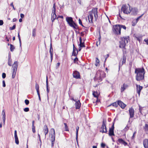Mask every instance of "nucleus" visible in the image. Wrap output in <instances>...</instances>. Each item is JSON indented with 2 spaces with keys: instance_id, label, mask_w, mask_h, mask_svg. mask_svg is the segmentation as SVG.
Listing matches in <instances>:
<instances>
[{
  "instance_id": "obj_1",
  "label": "nucleus",
  "mask_w": 148,
  "mask_h": 148,
  "mask_svg": "<svg viewBox=\"0 0 148 148\" xmlns=\"http://www.w3.org/2000/svg\"><path fill=\"white\" fill-rule=\"evenodd\" d=\"M135 73L136 74V79L137 81H139L144 79L145 72L143 67L136 68Z\"/></svg>"
},
{
  "instance_id": "obj_2",
  "label": "nucleus",
  "mask_w": 148,
  "mask_h": 148,
  "mask_svg": "<svg viewBox=\"0 0 148 148\" xmlns=\"http://www.w3.org/2000/svg\"><path fill=\"white\" fill-rule=\"evenodd\" d=\"M88 17L90 23H93V19L96 21L98 17L97 9H92V11L89 12Z\"/></svg>"
},
{
  "instance_id": "obj_3",
  "label": "nucleus",
  "mask_w": 148,
  "mask_h": 148,
  "mask_svg": "<svg viewBox=\"0 0 148 148\" xmlns=\"http://www.w3.org/2000/svg\"><path fill=\"white\" fill-rule=\"evenodd\" d=\"M66 21L70 26L74 29H77V25L73 21L71 17H67L66 18Z\"/></svg>"
},
{
  "instance_id": "obj_4",
  "label": "nucleus",
  "mask_w": 148,
  "mask_h": 148,
  "mask_svg": "<svg viewBox=\"0 0 148 148\" xmlns=\"http://www.w3.org/2000/svg\"><path fill=\"white\" fill-rule=\"evenodd\" d=\"M128 40H129V39L127 38H121V40L119 42V47L125 49V45L128 42Z\"/></svg>"
},
{
  "instance_id": "obj_5",
  "label": "nucleus",
  "mask_w": 148,
  "mask_h": 148,
  "mask_svg": "<svg viewBox=\"0 0 148 148\" xmlns=\"http://www.w3.org/2000/svg\"><path fill=\"white\" fill-rule=\"evenodd\" d=\"M121 11L125 14H128L131 12L130 6L129 4L123 5L121 8Z\"/></svg>"
},
{
  "instance_id": "obj_6",
  "label": "nucleus",
  "mask_w": 148,
  "mask_h": 148,
  "mask_svg": "<svg viewBox=\"0 0 148 148\" xmlns=\"http://www.w3.org/2000/svg\"><path fill=\"white\" fill-rule=\"evenodd\" d=\"M106 120H103L101 129L100 130V132H102V133H107V131L106 126Z\"/></svg>"
},
{
  "instance_id": "obj_7",
  "label": "nucleus",
  "mask_w": 148,
  "mask_h": 148,
  "mask_svg": "<svg viewBox=\"0 0 148 148\" xmlns=\"http://www.w3.org/2000/svg\"><path fill=\"white\" fill-rule=\"evenodd\" d=\"M114 32L116 34L120 35L121 34V30L119 25H115L114 27Z\"/></svg>"
},
{
  "instance_id": "obj_8",
  "label": "nucleus",
  "mask_w": 148,
  "mask_h": 148,
  "mask_svg": "<svg viewBox=\"0 0 148 148\" xmlns=\"http://www.w3.org/2000/svg\"><path fill=\"white\" fill-rule=\"evenodd\" d=\"M114 122H113L111 127L109 128L108 134L110 136H114Z\"/></svg>"
},
{
  "instance_id": "obj_9",
  "label": "nucleus",
  "mask_w": 148,
  "mask_h": 148,
  "mask_svg": "<svg viewBox=\"0 0 148 148\" xmlns=\"http://www.w3.org/2000/svg\"><path fill=\"white\" fill-rule=\"evenodd\" d=\"M73 77L76 79H80V76L79 73L76 71H74L73 73Z\"/></svg>"
},
{
  "instance_id": "obj_10",
  "label": "nucleus",
  "mask_w": 148,
  "mask_h": 148,
  "mask_svg": "<svg viewBox=\"0 0 148 148\" xmlns=\"http://www.w3.org/2000/svg\"><path fill=\"white\" fill-rule=\"evenodd\" d=\"M129 113L130 115V118H133L134 116V111L132 108H129Z\"/></svg>"
},
{
  "instance_id": "obj_11",
  "label": "nucleus",
  "mask_w": 148,
  "mask_h": 148,
  "mask_svg": "<svg viewBox=\"0 0 148 148\" xmlns=\"http://www.w3.org/2000/svg\"><path fill=\"white\" fill-rule=\"evenodd\" d=\"M117 104L122 109L124 108L126 106V104L120 100L117 101Z\"/></svg>"
},
{
  "instance_id": "obj_12",
  "label": "nucleus",
  "mask_w": 148,
  "mask_h": 148,
  "mask_svg": "<svg viewBox=\"0 0 148 148\" xmlns=\"http://www.w3.org/2000/svg\"><path fill=\"white\" fill-rule=\"evenodd\" d=\"M18 66V62L17 61H15L13 64L12 66V70L17 71V68Z\"/></svg>"
},
{
  "instance_id": "obj_13",
  "label": "nucleus",
  "mask_w": 148,
  "mask_h": 148,
  "mask_svg": "<svg viewBox=\"0 0 148 148\" xmlns=\"http://www.w3.org/2000/svg\"><path fill=\"white\" fill-rule=\"evenodd\" d=\"M136 87L137 92L139 96L141 90L143 88V87L140 85L138 86L137 84L136 85Z\"/></svg>"
},
{
  "instance_id": "obj_14",
  "label": "nucleus",
  "mask_w": 148,
  "mask_h": 148,
  "mask_svg": "<svg viewBox=\"0 0 148 148\" xmlns=\"http://www.w3.org/2000/svg\"><path fill=\"white\" fill-rule=\"evenodd\" d=\"M81 103L79 100L76 101L75 103V108L76 109H79L81 107Z\"/></svg>"
},
{
  "instance_id": "obj_15",
  "label": "nucleus",
  "mask_w": 148,
  "mask_h": 148,
  "mask_svg": "<svg viewBox=\"0 0 148 148\" xmlns=\"http://www.w3.org/2000/svg\"><path fill=\"white\" fill-rule=\"evenodd\" d=\"M43 131L45 134V138L46 137V135L48 132V130L47 127L46 125H45L43 128Z\"/></svg>"
},
{
  "instance_id": "obj_16",
  "label": "nucleus",
  "mask_w": 148,
  "mask_h": 148,
  "mask_svg": "<svg viewBox=\"0 0 148 148\" xmlns=\"http://www.w3.org/2000/svg\"><path fill=\"white\" fill-rule=\"evenodd\" d=\"M57 18V16L56 14V11L53 12L52 11L51 14V20L52 22H53L55 19H56Z\"/></svg>"
},
{
  "instance_id": "obj_17",
  "label": "nucleus",
  "mask_w": 148,
  "mask_h": 148,
  "mask_svg": "<svg viewBox=\"0 0 148 148\" xmlns=\"http://www.w3.org/2000/svg\"><path fill=\"white\" fill-rule=\"evenodd\" d=\"M78 53L77 49L75 47L74 45H73V51L72 53V55L74 56H76Z\"/></svg>"
},
{
  "instance_id": "obj_18",
  "label": "nucleus",
  "mask_w": 148,
  "mask_h": 148,
  "mask_svg": "<svg viewBox=\"0 0 148 148\" xmlns=\"http://www.w3.org/2000/svg\"><path fill=\"white\" fill-rule=\"evenodd\" d=\"M143 144L145 148H148V140L147 139H145L143 140Z\"/></svg>"
},
{
  "instance_id": "obj_19",
  "label": "nucleus",
  "mask_w": 148,
  "mask_h": 148,
  "mask_svg": "<svg viewBox=\"0 0 148 148\" xmlns=\"http://www.w3.org/2000/svg\"><path fill=\"white\" fill-rule=\"evenodd\" d=\"M128 86L127 84H124L123 85L121 86V92H123L128 87Z\"/></svg>"
},
{
  "instance_id": "obj_20",
  "label": "nucleus",
  "mask_w": 148,
  "mask_h": 148,
  "mask_svg": "<svg viewBox=\"0 0 148 148\" xmlns=\"http://www.w3.org/2000/svg\"><path fill=\"white\" fill-rule=\"evenodd\" d=\"M51 146H53L54 142L55 141V135H51Z\"/></svg>"
},
{
  "instance_id": "obj_21",
  "label": "nucleus",
  "mask_w": 148,
  "mask_h": 148,
  "mask_svg": "<svg viewBox=\"0 0 148 148\" xmlns=\"http://www.w3.org/2000/svg\"><path fill=\"white\" fill-rule=\"evenodd\" d=\"M118 141L120 143L124 145L125 146H126L127 144V143L121 138L119 139Z\"/></svg>"
},
{
  "instance_id": "obj_22",
  "label": "nucleus",
  "mask_w": 148,
  "mask_h": 148,
  "mask_svg": "<svg viewBox=\"0 0 148 148\" xmlns=\"http://www.w3.org/2000/svg\"><path fill=\"white\" fill-rule=\"evenodd\" d=\"M2 119L4 124H5V115L4 110H3L2 112Z\"/></svg>"
},
{
  "instance_id": "obj_23",
  "label": "nucleus",
  "mask_w": 148,
  "mask_h": 148,
  "mask_svg": "<svg viewBox=\"0 0 148 148\" xmlns=\"http://www.w3.org/2000/svg\"><path fill=\"white\" fill-rule=\"evenodd\" d=\"M79 41H80V44H79V46L80 47H85V45H84V42H82V40L81 38V37H80L79 38Z\"/></svg>"
},
{
  "instance_id": "obj_24",
  "label": "nucleus",
  "mask_w": 148,
  "mask_h": 148,
  "mask_svg": "<svg viewBox=\"0 0 148 148\" xmlns=\"http://www.w3.org/2000/svg\"><path fill=\"white\" fill-rule=\"evenodd\" d=\"M146 134H148V124H145L144 128Z\"/></svg>"
},
{
  "instance_id": "obj_25",
  "label": "nucleus",
  "mask_w": 148,
  "mask_h": 148,
  "mask_svg": "<svg viewBox=\"0 0 148 148\" xmlns=\"http://www.w3.org/2000/svg\"><path fill=\"white\" fill-rule=\"evenodd\" d=\"M79 129V127L77 126L76 128V139L77 141V142L78 140V132Z\"/></svg>"
},
{
  "instance_id": "obj_26",
  "label": "nucleus",
  "mask_w": 148,
  "mask_h": 148,
  "mask_svg": "<svg viewBox=\"0 0 148 148\" xmlns=\"http://www.w3.org/2000/svg\"><path fill=\"white\" fill-rule=\"evenodd\" d=\"M46 86H47V94H48V93L49 92V88L48 86V79H47H47H46Z\"/></svg>"
},
{
  "instance_id": "obj_27",
  "label": "nucleus",
  "mask_w": 148,
  "mask_h": 148,
  "mask_svg": "<svg viewBox=\"0 0 148 148\" xmlns=\"http://www.w3.org/2000/svg\"><path fill=\"white\" fill-rule=\"evenodd\" d=\"M50 133L51 135H55V133L54 129L53 128H51L50 130Z\"/></svg>"
},
{
  "instance_id": "obj_28",
  "label": "nucleus",
  "mask_w": 148,
  "mask_h": 148,
  "mask_svg": "<svg viewBox=\"0 0 148 148\" xmlns=\"http://www.w3.org/2000/svg\"><path fill=\"white\" fill-rule=\"evenodd\" d=\"M35 88L37 91V93H38L39 92V86L36 83L35 84Z\"/></svg>"
},
{
  "instance_id": "obj_29",
  "label": "nucleus",
  "mask_w": 148,
  "mask_h": 148,
  "mask_svg": "<svg viewBox=\"0 0 148 148\" xmlns=\"http://www.w3.org/2000/svg\"><path fill=\"white\" fill-rule=\"evenodd\" d=\"M12 60L11 59L10 57H9V59H8V65L10 66H11L12 65Z\"/></svg>"
},
{
  "instance_id": "obj_30",
  "label": "nucleus",
  "mask_w": 148,
  "mask_h": 148,
  "mask_svg": "<svg viewBox=\"0 0 148 148\" xmlns=\"http://www.w3.org/2000/svg\"><path fill=\"white\" fill-rule=\"evenodd\" d=\"M99 60L97 58H96V63L95 65L96 66H99Z\"/></svg>"
},
{
  "instance_id": "obj_31",
  "label": "nucleus",
  "mask_w": 148,
  "mask_h": 148,
  "mask_svg": "<svg viewBox=\"0 0 148 148\" xmlns=\"http://www.w3.org/2000/svg\"><path fill=\"white\" fill-rule=\"evenodd\" d=\"M13 71L12 72V78H14L16 75V73L17 71L15 70H12Z\"/></svg>"
},
{
  "instance_id": "obj_32",
  "label": "nucleus",
  "mask_w": 148,
  "mask_h": 148,
  "mask_svg": "<svg viewBox=\"0 0 148 148\" xmlns=\"http://www.w3.org/2000/svg\"><path fill=\"white\" fill-rule=\"evenodd\" d=\"M19 33H20V31H18V39H19V42L20 46V47H21V41L20 36L19 35Z\"/></svg>"
},
{
  "instance_id": "obj_33",
  "label": "nucleus",
  "mask_w": 148,
  "mask_h": 148,
  "mask_svg": "<svg viewBox=\"0 0 148 148\" xmlns=\"http://www.w3.org/2000/svg\"><path fill=\"white\" fill-rule=\"evenodd\" d=\"M118 104L117 103H116V102H114V103H112L109 106H113L115 107H117L118 106Z\"/></svg>"
},
{
  "instance_id": "obj_34",
  "label": "nucleus",
  "mask_w": 148,
  "mask_h": 148,
  "mask_svg": "<svg viewBox=\"0 0 148 148\" xmlns=\"http://www.w3.org/2000/svg\"><path fill=\"white\" fill-rule=\"evenodd\" d=\"M10 50L11 51H13L14 49V46L12 44H10Z\"/></svg>"
},
{
  "instance_id": "obj_35",
  "label": "nucleus",
  "mask_w": 148,
  "mask_h": 148,
  "mask_svg": "<svg viewBox=\"0 0 148 148\" xmlns=\"http://www.w3.org/2000/svg\"><path fill=\"white\" fill-rule=\"evenodd\" d=\"M119 25L121 29L122 28L124 30H125L126 29V27L125 25Z\"/></svg>"
},
{
  "instance_id": "obj_36",
  "label": "nucleus",
  "mask_w": 148,
  "mask_h": 148,
  "mask_svg": "<svg viewBox=\"0 0 148 148\" xmlns=\"http://www.w3.org/2000/svg\"><path fill=\"white\" fill-rule=\"evenodd\" d=\"M65 126V130L66 131H69V130L67 124L66 123H64Z\"/></svg>"
},
{
  "instance_id": "obj_37",
  "label": "nucleus",
  "mask_w": 148,
  "mask_h": 148,
  "mask_svg": "<svg viewBox=\"0 0 148 148\" xmlns=\"http://www.w3.org/2000/svg\"><path fill=\"white\" fill-rule=\"evenodd\" d=\"M36 29H34L32 31V36L33 37H35L36 36Z\"/></svg>"
},
{
  "instance_id": "obj_38",
  "label": "nucleus",
  "mask_w": 148,
  "mask_h": 148,
  "mask_svg": "<svg viewBox=\"0 0 148 148\" xmlns=\"http://www.w3.org/2000/svg\"><path fill=\"white\" fill-rule=\"evenodd\" d=\"M32 132L33 133H35L36 132L35 126L34 125H32Z\"/></svg>"
},
{
  "instance_id": "obj_39",
  "label": "nucleus",
  "mask_w": 148,
  "mask_h": 148,
  "mask_svg": "<svg viewBox=\"0 0 148 148\" xmlns=\"http://www.w3.org/2000/svg\"><path fill=\"white\" fill-rule=\"evenodd\" d=\"M97 92H95V91H94L92 93L93 95V96L94 97L97 98L98 96L97 95Z\"/></svg>"
},
{
  "instance_id": "obj_40",
  "label": "nucleus",
  "mask_w": 148,
  "mask_h": 148,
  "mask_svg": "<svg viewBox=\"0 0 148 148\" xmlns=\"http://www.w3.org/2000/svg\"><path fill=\"white\" fill-rule=\"evenodd\" d=\"M14 137L15 139L18 138V137H17V131L16 130H15L14 131Z\"/></svg>"
},
{
  "instance_id": "obj_41",
  "label": "nucleus",
  "mask_w": 148,
  "mask_h": 148,
  "mask_svg": "<svg viewBox=\"0 0 148 148\" xmlns=\"http://www.w3.org/2000/svg\"><path fill=\"white\" fill-rule=\"evenodd\" d=\"M16 28V25L15 24L13 25V26L12 27H10V30H13L14 29Z\"/></svg>"
},
{
  "instance_id": "obj_42",
  "label": "nucleus",
  "mask_w": 148,
  "mask_h": 148,
  "mask_svg": "<svg viewBox=\"0 0 148 148\" xmlns=\"http://www.w3.org/2000/svg\"><path fill=\"white\" fill-rule=\"evenodd\" d=\"M52 11H53V12L56 11L55 3H54L53 5V9L52 10Z\"/></svg>"
},
{
  "instance_id": "obj_43",
  "label": "nucleus",
  "mask_w": 148,
  "mask_h": 148,
  "mask_svg": "<svg viewBox=\"0 0 148 148\" xmlns=\"http://www.w3.org/2000/svg\"><path fill=\"white\" fill-rule=\"evenodd\" d=\"M25 102L26 105H28L29 103V101L27 99H25Z\"/></svg>"
},
{
  "instance_id": "obj_44",
  "label": "nucleus",
  "mask_w": 148,
  "mask_h": 148,
  "mask_svg": "<svg viewBox=\"0 0 148 148\" xmlns=\"http://www.w3.org/2000/svg\"><path fill=\"white\" fill-rule=\"evenodd\" d=\"M15 142L16 143L17 145H18L19 144V141H18V138H15Z\"/></svg>"
},
{
  "instance_id": "obj_45",
  "label": "nucleus",
  "mask_w": 148,
  "mask_h": 148,
  "mask_svg": "<svg viewBox=\"0 0 148 148\" xmlns=\"http://www.w3.org/2000/svg\"><path fill=\"white\" fill-rule=\"evenodd\" d=\"M29 110V109L28 108H26L24 109V111L25 112H27Z\"/></svg>"
},
{
  "instance_id": "obj_46",
  "label": "nucleus",
  "mask_w": 148,
  "mask_h": 148,
  "mask_svg": "<svg viewBox=\"0 0 148 148\" xmlns=\"http://www.w3.org/2000/svg\"><path fill=\"white\" fill-rule=\"evenodd\" d=\"M125 60H126V58L124 57L123 58V60L122 62V63L121 64L122 65L125 62Z\"/></svg>"
},
{
  "instance_id": "obj_47",
  "label": "nucleus",
  "mask_w": 148,
  "mask_h": 148,
  "mask_svg": "<svg viewBox=\"0 0 148 148\" xmlns=\"http://www.w3.org/2000/svg\"><path fill=\"white\" fill-rule=\"evenodd\" d=\"M2 77L3 78H5L6 77V74L5 73H3L2 74Z\"/></svg>"
},
{
  "instance_id": "obj_48",
  "label": "nucleus",
  "mask_w": 148,
  "mask_h": 148,
  "mask_svg": "<svg viewBox=\"0 0 148 148\" xmlns=\"http://www.w3.org/2000/svg\"><path fill=\"white\" fill-rule=\"evenodd\" d=\"M129 129V127L127 126L124 129V130L125 131H127Z\"/></svg>"
},
{
  "instance_id": "obj_49",
  "label": "nucleus",
  "mask_w": 148,
  "mask_h": 148,
  "mask_svg": "<svg viewBox=\"0 0 148 148\" xmlns=\"http://www.w3.org/2000/svg\"><path fill=\"white\" fill-rule=\"evenodd\" d=\"M10 6H12L13 8V9L14 10H16V9L14 7V5H13V3L12 2L10 5Z\"/></svg>"
},
{
  "instance_id": "obj_50",
  "label": "nucleus",
  "mask_w": 148,
  "mask_h": 148,
  "mask_svg": "<svg viewBox=\"0 0 148 148\" xmlns=\"http://www.w3.org/2000/svg\"><path fill=\"white\" fill-rule=\"evenodd\" d=\"M3 83V87H5L6 86L5 84V82L4 80H3L2 82Z\"/></svg>"
},
{
  "instance_id": "obj_51",
  "label": "nucleus",
  "mask_w": 148,
  "mask_h": 148,
  "mask_svg": "<svg viewBox=\"0 0 148 148\" xmlns=\"http://www.w3.org/2000/svg\"><path fill=\"white\" fill-rule=\"evenodd\" d=\"M79 24L81 25L82 26H83L82 24V23L81 20V19H79Z\"/></svg>"
},
{
  "instance_id": "obj_52",
  "label": "nucleus",
  "mask_w": 148,
  "mask_h": 148,
  "mask_svg": "<svg viewBox=\"0 0 148 148\" xmlns=\"http://www.w3.org/2000/svg\"><path fill=\"white\" fill-rule=\"evenodd\" d=\"M3 20H0V25H2L3 24Z\"/></svg>"
},
{
  "instance_id": "obj_53",
  "label": "nucleus",
  "mask_w": 148,
  "mask_h": 148,
  "mask_svg": "<svg viewBox=\"0 0 148 148\" xmlns=\"http://www.w3.org/2000/svg\"><path fill=\"white\" fill-rule=\"evenodd\" d=\"M37 94H38V96L39 99L40 101H41V98H40V92H39L38 93H37Z\"/></svg>"
},
{
  "instance_id": "obj_54",
  "label": "nucleus",
  "mask_w": 148,
  "mask_h": 148,
  "mask_svg": "<svg viewBox=\"0 0 148 148\" xmlns=\"http://www.w3.org/2000/svg\"><path fill=\"white\" fill-rule=\"evenodd\" d=\"M101 147H104L105 146V145L104 143H102L101 144Z\"/></svg>"
},
{
  "instance_id": "obj_55",
  "label": "nucleus",
  "mask_w": 148,
  "mask_h": 148,
  "mask_svg": "<svg viewBox=\"0 0 148 148\" xmlns=\"http://www.w3.org/2000/svg\"><path fill=\"white\" fill-rule=\"evenodd\" d=\"M20 16L21 18H23L24 17V14H20Z\"/></svg>"
},
{
  "instance_id": "obj_56",
  "label": "nucleus",
  "mask_w": 148,
  "mask_h": 148,
  "mask_svg": "<svg viewBox=\"0 0 148 148\" xmlns=\"http://www.w3.org/2000/svg\"><path fill=\"white\" fill-rule=\"evenodd\" d=\"M63 18V16H58L57 18Z\"/></svg>"
},
{
  "instance_id": "obj_57",
  "label": "nucleus",
  "mask_w": 148,
  "mask_h": 148,
  "mask_svg": "<svg viewBox=\"0 0 148 148\" xmlns=\"http://www.w3.org/2000/svg\"><path fill=\"white\" fill-rule=\"evenodd\" d=\"M136 133V132H134V133H133V135L132 137V138H134V137H135V136Z\"/></svg>"
},
{
  "instance_id": "obj_58",
  "label": "nucleus",
  "mask_w": 148,
  "mask_h": 148,
  "mask_svg": "<svg viewBox=\"0 0 148 148\" xmlns=\"http://www.w3.org/2000/svg\"><path fill=\"white\" fill-rule=\"evenodd\" d=\"M49 50H52V51H53V49L52 47V46L51 43V44H50V48Z\"/></svg>"
},
{
  "instance_id": "obj_59",
  "label": "nucleus",
  "mask_w": 148,
  "mask_h": 148,
  "mask_svg": "<svg viewBox=\"0 0 148 148\" xmlns=\"http://www.w3.org/2000/svg\"><path fill=\"white\" fill-rule=\"evenodd\" d=\"M144 41L146 42L147 44L148 45V39L147 40L145 39H144Z\"/></svg>"
},
{
  "instance_id": "obj_60",
  "label": "nucleus",
  "mask_w": 148,
  "mask_h": 148,
  "mask_svg": "<svg viewBox=\"0 0 148 148\" xmlns=\"http://www.w3.org/2000/svg\"><path fill=\"white\" fill-rule=\"evenodd\" d=\"M142 108L139 106V112L141 113V111L142 110Z\"/></svg>"
},
{
  "instance_id": "obj_61",
  "label": "nucleus",
  "mask_w": 148,
  "mask_h": 148,
  "mask_svg": "<svg viewBox=\"0 0 148 148\" xmlns=\"http://www.w3.org/2000/svg\"><path fill=\"white\" fill-rule=\"evenodd\" d=\"M109 55L108 54H107V57H106V58L105 59V62L106 61L107 58L109 57Z\"/></svg>"
},
{
  "instance_id": "obj_62",
  "label": "nucleus",
  "mask_w": 148,
  "mask_h": 148,
  "mask_svg": "<svg viewBox=\"0 0 148 148\" xmlns=\"http://www.w3.org/2000/svg\"><path fill=\"white\" fill-rule=\"evenodd\" d=\"M38 138H39V140H40V141H41V139H40V134H38Z\"/></svg>"
},
{
  "instance_id": "obj_63",
  "label": "nucleus",
  "mask_w": 148,
  "mask_h": 148,
  "mask_svg": "<svg viewBox=\"0 0 148 148\" xmlns=\"http://www.w3.org/2000/svg\"><path fill=\"white\" fill-rule=\"evenodd\" d=\"M78 60V58L76 57L74 59V61L75 62L76 61H77Z\"/></svg>"
},
{
  "instance_id": "obj_64",
  "label": "nucleus",
  "mask_w": 148,
  "mask_h": 148,
  "mask_svg": "<svg viewBox=\"0 0 148 148\" xmlns=\"http://www.w3.org/2000/svg\"><path fill=\"white\" fill-rule=\"evenodd\" d=\"M50 56H51V61H52V59H53V54L50 55Z\"/></svg>"
}]
</instances>
